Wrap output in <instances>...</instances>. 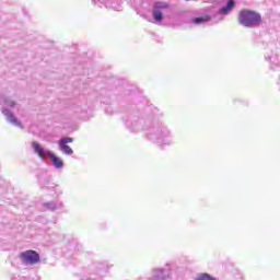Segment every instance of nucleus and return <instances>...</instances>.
I'll return each instance as SVG.
<instances>
[{
    "label": "nucleus",
    "instance_id": "f257e3e1",
    "mask_svg": "<svg viewBox=\"0 0 280 280\" xmlns=\"http://www.w3.org/2000/svg\"><path fill=\"white\" fill-rule=\"evenodd\" d=\"M130 132H144V137L155 145H173L174 133L172 129L159 120V118H140L131 116L125 121Z\"/></svg>",
    "mask_w": 280,
    "mask_h": 280
},
{
    "label": "nucleus",
    "instance_id": "f03ea898",
    "mask_svg": "<svg viewBox=\"0 0 280 280\" xmlns=\"http://www.w3.org/2000/svg\"><path fill=\"white\" fill-rule=\"evenodd\" d=\"M32 148L37 154L38 159H40V161H47L48 159H50V162L54 165L55 170H62L65 167V162H62L60 158L54 154V152L43 148L40 143L34 141L32 142Z\"/></svg>",
    "mask_w": 280,
    "mask_h": 280
},
{
    "label": "nucleus",
    "instance_id": "7ed1b4c3",
    "mask_svg": "<svg viewBox=\"0 0 280 280\" xmlns=\"http://www.w3.org/2000/svg\"><path fill=\"white\" fill-rule=\"evenodd\" d=\"M238 23L243 27H259L261 23V14L253 10L244 9L238 14Z\"/></svg>",
    "mask_w": 280,
    "mask_h": 280
},
{
    "label": "nucleus",
    "instance_id": "20e7f679",
    "mask_svg": "<svg viewBox=\"0 0 280 280\" xmlns=\"http://www.w3.org/2000/svg\"><path fill=\"white\" fill-rule=\"evenodd\" d=\"M20 259L25 266H36L40 261V255L36 250L28 249L20 254Z\"/></svg>",
    "mask_w": 280,
    "mask_h": 280
},
{
    "label": "nucleus",
    "instance_id": "39448f33",
    "mask_svg": "<svg viewBox=\"0 0 280 280\" xmlns=\"http://www.w3.org/2000/svg\"><path fill=\"white\" fill-rule=\"evenodd\" d=\"M172 270V265L166 264L165 268H153L151 270V278L149 280H167L170 279V271Z\"/></svg>",
    "mask_w": 280,
    "mask_h": 280
},
{
    "label": "nucleus",
    "instance_id": "423d86ee",
    "mask_svg": "<svg viewBox=\"0 0 280 280\" xmlns=\"http://www.w3.org/2000/svg\"><path fill=\"white\" fill-rule=\"evenodd\" d=\"M167 8H170V5L166 2H155L153 4L152 16L156 23L163 21V11L161 10H167Z\"/></svg>",
    "mask_w": 280,
    "mask_h": 280
},
{
    "label": "nucleus",
    "instance_id": "0eeeda50",
    "mask_svg": "<svg viewBox=\"0 0 280 280\" xmlns=\"http://www.w3.org/2000/svg\"><path fill=\"white\" fill-rule=\"evenodd\" d=\"M2 114L4 115V117L9 124H12V126H15L16 128H23V125L20 122L19 118H16L14 116V114H12V112H10V109L3 107Z\"/></svg>",
    "mask_w": 280,
    "mask_h": 280
},
{
    "label": "nucleus",
    "instance_id": "6e6552de",
    "mask_svg": "<svg viewBox=\"0 0 280 280\" xmlns=\"http://www.w3.org/2000/svg\"><path fill=\"white\" fill-rule=\"evenodd\" d=\"M44 209L48 211H56L57 209H62V202L49 201L43 205Z\"/></svg>",
    "mask_w": 280,
    "mask_h": 280
},
{
    "label": "nucleus",
    "instance_id": "1a4fd4ad",
    "mask_svg": "<svg viewBox=\"0 0 280 280\" xmlns=\"http://www.w3.org/2000/svg\"><path fill=\"white\" fill-rule=\"evenodd\" d=\"M0 104L7 106V108H14V106H16V102L9 96H1Z\"/></svg>",
    "mask_w": 280,
    "mask_h": 280
},
{
    "label": "nucleus",
    "instance_id": "9d476101",
    "mask_svg": "<svg viewBox=\"0 0 280 280\" xmlns=\"http://www.w3.org/2000/svg\"><path fill=\"white\" fill-rule=\"evenodd\" d=\"M235 8V0H229L226 5L219 10V14H229Z\"/></svg>",
    "mask_w": 280,
    "mask_h": 280
},
{
    "label": "nucleus",
    "instance_id": "9b49d317",
    "mask_svg": "<svg viewBox=\"0 0 280 280\" xmlns=\"http://www.w3.org/2000/svg\"><path fill=\"white\" fill-rule=\"evenodd\" d=\"M60 152H62L66 156H71L73 154V149L68 144H58Z\"/></svg>",
    "mask_w": 280,
    "mask_h": 280
},
{
    "label": "nucleus",
    "instance_id": "f8f14e48",
    "mask_svg": "<svg viewBox=\"0 0 280 280\" xmlns=\"http://www.w3.org/2000/svg\"><path fill=\"white\" fill-rule=\"evenodd\" d=\"M207 22H209V16H199V18L192 19V23H195V25H202V23H207Z\"/></svg>",
    "mask_w": 280,
    "mask_h": 280
},
{
    "label": "nucleus",
    "instance_id": "ddd939ff",
    "mask_svg": "<svg viewBox=\"0 0 280 280\" xmlns=\"http://www.w3.org/2000/svg\"><path fill=\"white\" fill-rule=\"evenodd\" d=\"M94 5H97L98 8H109L108 2L106 0H92Z\"/></svg>",
    "mask_w": 280,
    "mask_h": 280
},
{
    "label": "nucleus",
    "instance_id": "4468645a",
    "mask_svg": "<svg viewBox=\"0 0 280 280\" xmlns=\"http://www.w3.org/2000/svg\"><path fill=\"white\" fill-rule=\"evenodd\" d=\"M67 143H73V138H71V137H62V138L58 141V144L67 145Z\"/></svg>",
    "mask_w": 280,
    "mask_h": 280
},
{
    "label": "nucleus",
    "instance_id": "2eb2a0df",
    "mask_svg": "<svg viewBox=\"0 0 280 280\" xmlns=\"http://www.w3.org/2000/svg\"><path fill=\"white\" fill-rule=\"evenodd\" d=\"M196 280H215V278L211 277L208 273H203V275L199 276Z\"/></svg>",
    "mask_w": 280,
    "mask_h": 280
},
{
    "label": "nucleus",
    "instance_id": "dca6fc26",
    "mask_svg": "<svg viewBox=\"0 0 280 280\" xmlns=\"http://www.w3.org/2000/svg\"><path fill=\"white\" fill-rule=\"evenodd\" d=\"M265 60L269 61V60H270V57H265Z\"/></svg>",
    "mask_w": 280,
    "mask_h": 280
},
{
    "label": "nucleus",
    "instance_id": "f3484780",
    "mask_svg": "<svg viewBox=\"0 0 280 280\" xmlns=\"http://www.w3.org/2000/svg\"><path fill=\"white\" fill-rule=\"evenodd\" d=\"M105 113H106L107 115H110V112H108V109H106Z\"/></svg>",
    "mask_w": 280,
    "mask_h": 280
}]
</instances>
